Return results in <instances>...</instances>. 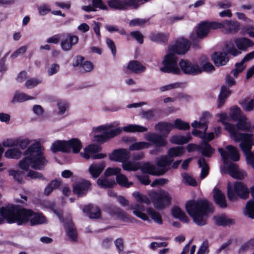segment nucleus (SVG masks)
I'll return each instance as SVG.
<instances>
[{"label":"nucleus","instance_id":"1","mask_svg":"<svg viewBox=\"0 0 254 254\" xmlns=\"http://www.w3.org/2000/svg\"><path fill=\"white\" fill-rule=\"evenodd\" d=\"M17 146L22 150L27 147L23 152L24 158L18 164L20 169L27 171L30 166L37 170L44 168L47 161L44 156V148L41 145L40 139L17 138Z\"/></svg>","mask_w":254,"mask_h":254},{"label":"nucleus","instance_id":"2","mask_svg":"<svg viewBox=\"0 0 254 254\" xmlns=\"http://www.w3.org/2000/svg\"><path fill=\"white\" fill-rule=\"evenodd\" d=\"M190 43L186 39L180 37L175 43L170 45L162 62L163 66L160 70L164 73L180 74L181 71L178 64V57L177 55H183L189 50Z\"/></svg>","mask_w":254,"mask_h":254},{"label":"nucleus","instance_id":"3","mask_svg":"<svg viewBox=\"0 0 254 254\" xmlns=\"http://www.w3.org/2000/svg\"><path fill=\"white\" fill-rule=\"evenodd\" d=\"M0 214L9 223L18 225L26 223L29 220L31 225L47 222L46 218L42 213H35L30 209H18L13 205L0 209Z\"/></svg>","mask_w":254,"mask_h":254},{"label":"nucleus","instance_id":"4","mask_svg":"<svg viewBox=\"0 0 254 254\" xmlns=\"http://www.w3.org/2000/svg\"><path fill=\"white\" fill-rule=\"evenodd\" d=\"M119 123L115 122L109 125H104L93 128V140L97 142H103L109 138H112L120 134L122 130L130 132H144L148 130L147 127L135 124L128 125L123 128H112L118 126Z\"/></svg>","mask_w":254,"mask_h":254},{"label":"nucleus","instance_id":"5","mask_svg":"<svg viewBox=\"0 0 254 254\" xmlns=\"http://www.w3.org/2000/svg\"><path fill=\"white\" fill-rule=\"evenodd\" d=\"M132 195L136 201L139 203H133L129 205V209L132 210V213L134 215L142 220L148 222H150L149 215L155 222L159 224L162 223L160 215L152 208L148 207L146 209V211L147 214L144 212L145 210V207L141 203L149 204L151 203V200L148 197L138 191L133 192Z\"/></svg>","mask_w":254,"mask_h":254},{"label":"nucleus","instance_id":"6","mask_svg":"<svg viewBox=\"0 0 254 254\" xmlns=\"http://www.w3.org/2000/svg\"><path fill=\"white\" fill-rule=\"evenodd\" d=\"M186 207L193 222L199 226L206 224L207 214L213 211L212 204L205 199L190 201L186 203Z\"/></svg>","mask_w":254,"mask_h":254},{"label":"nucleus","instance_id":"7","mask_svg":"<svg viewBox=\"0 0 254 254\" xmlns=\"http://www.w3.org/2000/svg\"><path fill=\"white\" fill-rule=\"evenodd\" d=\"M216 117L219 118L218 122L224 125L225 129L229 132L231 138L235 141H237L245 133L240 132V131H248L250 128V125L245 122H238L236 126L227 123L226 121L228 120V116L226 113H218Z\"/></svg>","mask_w":254,"mask_h":254},{"label":"nucleus","instance_id":"8","mask_svg":"<svg viewBox=\"0 0 254 254\" xmlns=\"http://www.w3.org/2000/svg\"><path fill=\"white\" fill-rule=\"evenodd\" d=\"M171 160L167 159L165 156H161L156 160V168L151 163L147 162L144 163L139 169L142 172L152 175L160 176L164 174L167 171L170 166Z\"/></svg>","mask_w":254,"mask_h":254},{"label":"nucleus","instance_id":"9","mask_svg":"<svg viewBox=\"0 0 254 254\" xmlns=\"http://www.w3.org/2000/svg\"><path fill=\"white\" fill-rule=\"evenodd\" d=\"M253 138V134L246 133L237 142H240L239 146L245 156L247 165L254 169V151H251Z\"/></svg>","mask_w":254,"mask_h":254},{"label":"nucleus","instance_id":"10","mask_svg":"<svg viewBox=\"0 0 254 254\" xmlns=\"http://www.w3.org/2000/svg\"><path fill=\"white\" fill-rule=\"evenodd\" d=\"M82 148V143L77 138H72L67 141L57 140L52 143L51 150L53 152L62 151L69 152L72 150L74 153L79 152Z\"/></svg>","mask_w":254,"mask_h":254},{"label":"nucleus","instance_id":"11","mask_svg":"<svg viewBox=\"0 0 254 254\" xmlns=\"http://www.w3.org/2000/svg\"><path fill=\"white\" fill-rule=\"evenodd\" d=\"M254 43L246 38H236L228 42L225 46L227 53L233 56L240 55L241 51H246L248 48L253 46Z\"/></svg>","mask_w":254,"mask_h":254},{"label":"nucleus","instance_id":"12","mask_svg":"<svg viewBox=\"0 0 254 254\" xmlns=\"http://www.w3.org/2000/svg\"><path fill=\"white\" fill-rule=\"evenodd\" d=\"M249 194L248 188L242 183L237 182L234 185L228 183L227 195L230 201L236 200L237 199L238 196L241 198L246 199L248 197Z\"/></svg>","mask_w":254,"mask_h":254},{"label":"nucleus","instance_id":"13","mask_svg":"<svg viewBox=\"0 0 254 254\" xmlns=\"http://www.w3.org/2000/svg\"><path fill=\"white\" fill-rule=\"evenodd\" d=\"M144 138L149 141L151 145H155V148L149 151L151 155H157L159 153H161L162 150L161 147H164L167 144V140L162 136L156 133L148 132L144 134Z\"/></svg>","mask_w":254,"mask_h":254},{"label":"nucleus","instance_id":"14","mask_svg":"<svg viewBox=\"0 0 254 254\" xmlns=\"http://www.w3.org/2000/svg\"><path fill=\"white\" fill-rule=\"evenodd\" d=\"M179 69L184 74L196 75L202 72V68L196 62L182 59L179 62Z\"/></svg>","mask_w":254,"mask_h":254},{"label":"nucleus","instance_id":"15","mask_svg":"<svg viewBox=\"0 0 254 254\" xmlns=\"http://www.w3.org/2000/svg\"><path fill=\"white\" fill-rule=\"evenodd\" d=\"M224 163H226L229 159L236 162L240 160V154L238 149L232 145H228L225 147V150L222 148L218 149Z\"/></svg>","mask_w":254,"mask_h":254},{"label":"nucleus","instance_id":"16","mask_svg":"<svg viewBox=\"0 0 254 254\" xmlns=\"http://www.w3.org/2000/svg\"><path fill=\"white\" fill-rule=\"evenodd\" d=\"M101 148L99 145L90 144L86 147L83 152L80 153L81 156L85 159H88L90 158L96 159H102L106 156L103 153H97L99 152Z\"/></svg>","mask_w":254,"mask_h":254},{"label":"nucleus","instance_id":"17","mask_svg":"<svg viewBox=\"0 0 254 254\" xmlns=\"http://www.w3.org/2000/svg\"><path fill=\"white\" fill-rule=\"evenodd\" d=\"M152 193L154 196L153 202L156 208H162L170 203L171 197L167 192L161 191L159 192H153Z\"/></svg>","mask_w":254,"mask_h":254},{"label":"nucleus","instance_id":"18","mask_svg":"<svg viewBox=\"0 0 254 254\" xmlns=\"http://www.w3.org/2000/svg\"><path fill=\"white\" fill-rule=\"evenodd\" d=\"M214 24L217 29H223L227 33H237L240 28V24L237 20H226L221 23L216 22Z\"/></svg>","mask_w":254,"mask_h":254},{"label":"nucleus","instance_id":"19","mask_svg":"<svg viewBox=\"0 0 254 254\" xmlns=\"http://www.w3.org/2000/svg\"><path fill=\"white\" fill-rule=\"evenodd\" d=\"M189 152L194 151H200L201 153L206 156L210 157L214 153V149L212 148L209 144L203 141L200 145L190 143L187 146Z\"/></svg>","mask_w":254,"mask_h":254},{"label":"nucleus","instance_id":"20","mask_svg":"<svg viewBox=\"0 0 254 254\" xmlns=\"http://www.w3.org/2000/svg\"><path fill=\"white\" fill-rule=\"evenodd\" d=\"M91 187L89 181L81 180L76 182L73 186V193L78 196H81L86 194Z\"/></svg>","mask_w":254,"mask_h":254},{"label":"nucleus","instance_id":"21","mask_svg":"<svg viewBox=\"0 0 254 254\" xmlns=\"http://www.w3.org/2000/svg\"><path fill=\"white\" fill-rule=\"evenodd\" d=\"M214 24H216V22H203L199 24L197 27V36L199 38H203L208 34L210 30L217 29Z\"/></svg>","mask_w":254,"mask_h":254},{"label":"nucleus","instance_id":"22","mask_svg":"<svg viewBox=\"0 0 254 254\" xmlns=\"http://www.w3.org/2000/svg\"><path fill=\"white\" fill-rule=\"evenodd\" d=\"M130 156V153L126 149H120L114 150L110 155L111 160L123 163L127 160Z\"/></svg>","mask_w":254,"mask_h":254},{"label":"nucleus","instance_id":"23","mask_svg":"<svg viewBox=\"0 0 254 254\" xmlns=\"http://www.w3.org/2000/svg\"><path fill=\"white\" fill-rule=\"evenodd\" d=\"M78 37L71 34H68L66 38L62 40L61 47L64 51H68L71 49L73 46L75 45L78 42Z\"/></svg>","mask_w":254,"mask_h":254},{"label":"nucleus","instance_id":"24","mask_svg":"<svg viewBox=\"0 0 254 254\" xmlns=\"http://www.w3.org/2000/svg\"><path fill=\"white\" fill-rule=\"evenodd\" d=\"M227 170L231 176L237 179H243L247 176L245 171L239 170L238 166L233 163L228 165Z\"/></svg>","mask_w":254,"mask_h":254},{"label":"nucleus","instance_id":"25","mask_svg":"<svg viewBox=\"0 0 254 254\" xmlns=\"http://www.w3.org/2000/svg\"><path fill=\"white\" fill-rule=\"evenodd\" d=\"M254 58V51L248 54L240 63L236 64L235 65V68L231 71V74L235 77H237L238 74L241 72L245 68L244 63L248 62Z\"/></svg>","mask_w":254,"mask_h":254},{"label":"nucleus","instance_id":"26","mask_svg":"<svg viewBox=\"0 0 254 254\" xmlns=\"http://www.w3.org/2000/svg\"><path fill=\"white\" fill-rule=\"evenodd\" d=\"M212 60L216 66H219L225 65L229 59L226 53L217 52L212 56Z\"/></svg>","mask_w":254,"mask_h":254},{"label":"nucleus","instance_id":"27","mask_svg":"<svg viewBox=\"0 0 254 254\" xmlns=\"http://www.w3.org/2000/svg\"><path fill=\"white\" fill-rule=\"evenodd\" d=\"M185 150L182 146L173 147L169 148L167 151L168 155H163L167 157V159L171 160L170 165L173 162L174 157H181L185 153Z\"/></svg>","mask_w":254,"mask_h":254},{"label":"nucleus","instance_id":"28","mask_svg":"<svg viewBox=\"0 0 254 254\" xmlns=\"http://www.w3.org/2000/svg\"><path fill=\"white\" fill-rule=\"evenodd\" d=\"M92 5L83 6L82 9L86 12L95 11L96 8L106 10L108 9V6L102 0H92Z\"/></svg>","mask_w":254,"mask_h":254},{"label":"nucleus","instance_id":"29","mask_svg":"<svg viewBox=\"0 0 254 254\" xmlns=\"http://www.w3.org/2000/svg\"><path fill=\"white\" fill-rule=\"evenodd\" d=\"M213 197L215 203L220 207L226 208L227 203L225 195L216 188L213 189Z\"/></svg>","mask_w":254,"mask_h":254},{"label":"nucleus","instance_id":"30","mask_svg":"<svg viewBox=\"0 0 254 254\" xmlns=\"http://www.w3.org/2000/svg\"><path fill=\"white\" fill-rule=\"evenodd\" d=\"M210 117L209 112H204L202 114L199 121H194L191 123V126L194 128H204V131H206L207 128V121Z\"/></svg>","mask_w":254,"mask_h":254},{"label":"nucleus","instance_id":"31","mask_svg":"<svg viewBox=\"0 0 254 254\" xmlns=\"http://www.w3.org/2000/svg\"><path fill=\"white\" fill-rule=\"evenodd\" d=\"M106 166L105 163L102 162L99 163L91 164L88 169L89 172L94 178H97L101 174Z\"/></svg>","mask_w":254,"mask_h":254},{"label":"nucleus","instance_id":"32","mask_svg":"<svg viewBox=\"0 0 254 254\" xmlns=\"http://www.w3.org/2000/svg\"><path fill=\"white\" fill-rule=\"evenodd\" d=\"M83 211L84 213H87L89 218L92 219L98 218L101 215L99 208L91 204L85 206L83 209Z\"/></svg>","mask_w":254,"mask_h":254},{"label":"nucleus","instance_id":"33","mask_svg":"<svg viewBox=\"0 0 254 254\" xmlns=\"http://www.w3.org/2000/svg\"><path fill=\"white\" fill-rule=\"evenodd\" d=\"M64 225L67 236L72 241H76L77 237V232L72 221L71 220H67Z\"/></svg>","mask_w":254,"mask_h":254},{"label":"nucleus","instance_id":"34","mask_svg":"<svg viewBox=\"0 0 254 254\" xmlns=\"http://www.w3.org/2000/svg\"><path fill=\"white\" fill-rule=\"evenodd\" d=\"M42 205L45 208L50 209L58 217L60 221L61 222H63V211L61 209L57 208L56 207L54 202L49 200H44L42 202Z\"/></svg>","mask_w":254,"mask_h":254},{"label":"nucleus","instance_id":"35","mask_svg":"<svg viewBox=\"0 0 254 254\" xmlns=\"http://www.w3.org/2000/svg\"><path fill=\"white\" fill-rule=\"evenodd\" d=\"M190 139L191 135L189 133L186 135H173L171 137L170 141L172 143L180 145L187 143Z\"/></svg>","mask_w":254,"mask_h":254},{"label":"nucleus","instance_id":"36","mask_svg":"<svg viewBox=\"0 0 254 254\" xmlns=\"http://www.w3.org/2000/svg\"><path fill=\"white\" fill-rule=\"evenodd\" d=\"M241 112L240 109L237 106H233L230 109V116L232 120L234 121L239 120L238 122L246 121V118L241 115Z\"/></svg>","mask_w":254,"mask_h":254},{"label":"nucleus","instance_id":"37","mask_svg":"<svg viewBox=\"0 0 254 254\" xmlns=\"http://www.w3.org/2000/svg\"><path fill=\"white\" fill-rule=\"evenodd\" d=\"M127 68L135 73L144 72L146 69L144 65L137 61H130L128 64Z\"/></svg>","mask_w":254,"mask_h":254},{"label":"nucleus","instance_id":"38","mask_svg":"<svg viewBox=\"0 0 254 254\" xmlns=\"http://www.w3.org/2000/svg\"><path fill=\"white\" fill-rule=\"evenodd\" d=\"M156 130L168 134L170 131L174 128L173 124L168 122H160L156 124L155 126Z\"/></svg>","mask_w":254,"mask_h":254},{"label":"nucleus","instance_id":"39","mask_svg":"<svg viewBox=\"0 0 254 254\" xmlns=\"http://www.w3.org/2000/svg\"><path fill=\"white\" fill-rule=\"evenodd\" d=\"M231 94V91L226 85H223L221 87V91L219 96V102L218 108H220L224 104L226 98Z\"/></svg>","mask_w":254,"mask_h":254},{"label":"nucleus","instance_id":"40","mask_svg":"<svg viewBox=\"0 0 254 254\" xmlns=\"http://www.w3.org/2000/svg\"><path fill=\"white\" fill-rule=\"evenodd\" d=\"M22 154V151L18 148L13 147L7 149L4 152V156L8 159H17L19 158Z\"/></svg>","mask_w":254,"mask_h":254},{"label":"nucleus","instance_id":"41","mask_svg":"<svg viewBox=\"0 0 254 254\" xmlns=\"http://www.w3.org/2000/svg\"><path fill=\"white\" fill-rule=\"evenodd\" d=\"M117 184L120 186L128 188L132 186L133 183L129 182L127 177L124 174L120 173L116 177Z\"/></svg>","mask_w":254,"mask_h":254},{"label":"nucleus","instance_id":"42","mask_svg":"<svg viewBox=\"0 0 254 254\" xmlns=\"http://www.w3.org/2000/svg\"><path fill=\"white\" fill-rule=\"evenodd\" d=\"M172 214L174 217L178 218L182 222L187 223L189 221L188 217L185 213L179 207H174L172 210Z\"/></svg>","mask_w":254,"mask_h":254},{"label":"nucleus","instance_id":"43","mask_svg":"<svg viewBox=\"0 0 254 254\" xmlns=\"http://www.w3.org/2000/svg\"><path fill=\"white\" fill-rule=\"evenodd\" d=\"M34 97L28 95L24 93L16 92L14 94L12 102H23L27 100H34Z\"/></svg>","mask_w":254,"mask_h":254},{"label":"nucleus","instance_id":"44","mask_svg":"<svg viewBox=\"0 0 254 254\" xmlns=\"http://www.w3.org/2000/svg\"><path fill=\"white\" fill-rule=\"evenodd\" d=\"M151 143L149 142L139 141L131 144L128 148L130 151L139 150L150 147Z\"/></svg>","mask_w":254,"mask_h":254},{"label":"nucleus","instance_id":"45","mask_svg":"<svg viewBox=\"0 0 254 254\" xmlns=\"http://www.w3.org/2000/svg\"><path fill=\"white\" fill-rule=\"evenodd\" d=\"M122 168L125 171H135L140 168V163L130 161H125L122 163Z\"/></svg>","mask_w":254,"mask_h":254},{"label":"nucleus","instance_id":"46","mask_svg":"<svg viewBox=\"0 0 254 254\" xmlns=\"http://www.w3.org/2000/svg\"><path fill=\"white\" fill-rule=\"evenodd\" d=\"M97 184L101 188H107L113 187L116 185L113 179H109L106 177L100 178L97 180Z\"/></svg>","mask_w":254,"mask_h":254},{"label":"nucleus","instance_id":"47","mask_svg":"<svg viewBox=\"0 0 254 254\" xmlns=\"http://www.w3.org/2000/svg\"><path fill=\"white\" fill-rule=\"evenodd\" d=\"M61 185V182L58 180H54L51 182L45 188L44 193L46 195H50L53 191L58 188Z\"/></svg>","mask_w":254,"mask_h":254},{"label":"nucleus","instance_id":"48","mask_svg":"<svg viewBox=\"0 0 254 254\" xmlns=\"http://www.w3.org/2000/svg\"><path fill=\"white\" fill-rule=\"evenodd\" d=\"M109 7L114 9H126L123 0H109L107 1Z\"/></svg>","mask_w":254,"mask_h":254},{"label":"nucleus","instance_id":"49","mask_svg":"<svg viewBox=\"0 0 254 254\" xmlns=\"http://www.w3.org/2000/svg\"><path fill=\"white\" fill-rule=\"evenodd\" d=\"M8 174L9 176L13 177V179L20 184L23 183V177L24 173L20 171H16L13 169L8 170Z\"/></svg>","mask_w":254,"mask_h":254},{"label":"nucleus","instance_id":"50","mask_svg":"<svg viewBox=\"0 0 254 254\" xmlns=\"http://www.w3.org/2000/svg\"><path fill=\"white\" fill-rule=\"evenodd\" d=\"M198 166L201 168L200 176L201 179L204 178L208 174L209 167L203 158H200L198 161Z\"/></svg>","mask_w":254,"mask_h":254},{"label":"nucleus","instance_id":"51","mask_svg":"<svg viewBox=\"0 0 254 254\" xmlns=\"http://www.w3.org/2000/svg\"><path fill=\"white\" fill-rule=\"evenodd\" d=\"M215 222L217 225L221 226H229L234 223V220L227 216L222 215L215 218Z\"/></svg>","mask_w":254,"mask_h":254},{"label":"nucleus","instance_id":"52","mask_svg":"<svg viewBox=\"0 0 254 254\" xmlns=\"http://www.w3.org/2000/svg\"><path fill=\"white\" fill-rule=\"evenodd\" d=\"M253 249H254V239H252L241 245L239 250V254H242Z\"/></svg>","mask_w":254,"mask_h":254},{"label":"nucleus","instance_id":"53","mask_svg":"<svg viewBox=\"0 0 254 254\" xmlns=\"http://www.w3.org/2000/svg\"><path fill=\"white\" fill-rule=\"evenodd\" d=\"M150 38L152 41L158 43H165L168 41V36L160 33L152 34Z\"/></svg>","mask_w":254,"mask_h":254},{"label":"nucleus","instance_id":"54","mask_svg":"<svg viewBox=\"0 0 254 254\" xmlns=\"http://www.w3.org/2000/svg\"><path fill=\"white\" fill-rule=\"evenodd\" d=\"M173 126L174 128L183 130L189 129L190 128L188 123L185 122L180 119H177L175 121Z\"/></svg>","mask_w":254,"mask_h":254},{"label":"nucleus","instance_id":"55","mask_svg":"<svg viewBox=\"0 0 254 254\" xmlns=\"http://www.w3.org/2000/svg\"><path fill=\"white\" fill-rule=\"evenodd\" d=\"M46 69L48 75L49 76H52L59 72L60 66L57 63H53L48 65Z\"/></svg>","mask_w":254,"mask_h":254},{"label":"nucleus","instance_id":"56","mask_svg":"<svg viewBox=\"0 0 254 254\" xmlns=\"http://www.w3.org/2000/svg\"><path fill=\"white\" fill-rule=\"evenodd\" d=\"M245 214L248 215L252 219H254V201L249 200L246 206Z\"/></svg>","mask_w":254,"mask_h":254},{"label":"nucleus","instance_id":"57","mask_svg":"<svg viewBox=\"0 0 254 254\" xmlns=\"http://www.w3.org/2000/svg\"><path fill=\"white\" fill-rule=\"evenodd\" d=\"M42 82V80L39 78H30L26 80L25 87L27 89H32L36 87Z\"/></svg>","mask_w":254,"mask_h":254},{"label":"nucleus","instance_id":"58","mask_svg":"<svg viewBox=\"0 0 254 254\" xmlns=\"http://www.w3.org/2000/svg\"><path fill=\"white\" fill-rule=\"evenodd\" d=\"M93 64L90 61H84L80 65V70L82 72H88L91 71L93 69Z\"/></svg>","mask_w":254,"mask_h":254},{"label":"nucleus","instance_id":"59","mask_svg":"<svg viewBox=\"0 0 254 254\" xmlns=\"http://www.w3.org/2000/svg\"><path fill=\"white\" fill-rule=\"evenodd\" d=\"M115 214L119 219L124 222H128L130 220V217L127 214L119 208L115 209Z\"/></svg>","mask_w":254,"mask_h":254},{"label":"nucleus","instance_id":"60","mask_svg":"<svg viewBox=\"0 0 254 254\" xmlns=\"http://www.w3.org/2000/svg\"><path fill=\"white\" fill-rule=\"evenodd\" d=\"M182 84L179 82L171 83L168 85H163L160 87V90L161 92L171 90L174 89L180 88L181 87Z\"/></svg>","mask_w":254,"mask_h":254},{"label":"nucleus","instance_id":"61","mask_svg":"<svg viewBox=\"0 0 254 254\" xmlns=\"http://www.w3.org/2000/svg\"><path fill=\"white\" fill-rule=\"evenodd\" d=\"M2 147H13L17 146V138H6L4 139L2 144Z\"/></svg>","mask_w":254,"mask_h":254},{"label":"nucleus","instance_id":"62","mask_svg":"<svg viewBox=\"0 0 254 254\" xmlns=\"http://www.w3.org/2000/svg\"><path fill=\"white\" fill-rule=\"evenodd\" d=\"M121 169L120 168H108L104 172L105 176L107 177L111 176L112 175H116L119 174L121 173Z\"/></svg>","mask_w":254,"mask_h":254},{"label":"nucleus","instance_id":"63","mask_svg":"<svg viewBox=\"0 0 254 254\" xmlns=\"http://www.w3.org/2000/svg\"><path fill=\"white\" fill-rule=\"evenodd\" d=\"M182 176L183 180L186 183L192 186H196L197 185L195 180L189 174L184 173Z\"/></svg>","mask_w":254,"mask_h":254},{"label":"nucleus","instance_id":"64","mask_svg":"<svg viewBox=\"0 0 254 254\" xmlns=\"http://www.w3.org/2000/svg\"><path fill=\"white\" fill-rule=\"evenodd\" d=\"M58 108V114L59 115H63L65 112L68 107L67 104L64 102H59L57 103Z\"/></svg>","mask_w":254,"mask_h":254}]
</instances>
